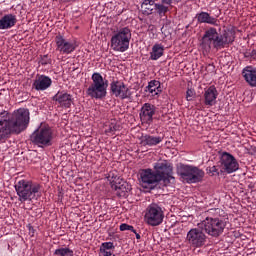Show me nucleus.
<instances>
[{"mask_svg":"<svg viewBox=\"0 0 256 256\" xmlns=\"http://www.w3.org/2000/svg\"><path fill=\"white\" fill-rule=\"evenodd\" d=\"M225 211L221 208H212L206 211V217L200 223L198 227L204 230L210 237H220L227 227V221L225 220Z\"/></svg>","mask_w":256,"mask_h":256,"instance_id":"nucleus-1","label":"nucleus"},{"mask_svg":"<svg viewBox=\"0 0 256 256\" xmlns=\"http://www.w3.org/2000/svg\"><path fill=\"white\" fill-rule=\"evenodd\" d=\"M233 41H235V34L232 31L224 30L219 34L216 28L211 27L205 31L202 37L201 47L209 53L211 49H217V51L224 49V47H227Z\"/></svg>","mask_w":256,"mask_h":256,"instance_id":"nucleus-2","label":"nucleus"},{"mask_svg":"<svg viewBox=\"0 0 256 256\" xmlns=\"http://www.w3.org/2000/svg\"><path fill=\"white\" fill-rule=\"evenodd\" d=\"M15 189L21 203L25 201H33L39 197V190L41 186L39 184H33L29 180H20L15 184Z\"/></svg>","mask_w":256,"mask_h":256,"instance_id":"nucleus-3","label":"nucleus"},{"mask_svg":"<svg viewBox=\"0 0 256 256\" xmlns=\"http://www.w3.org/2000/svg\"><path fill=\"white\" fill-rule=\"evenodd\" d=\"M107 87L109 83L103 79V76L99 72L92 74V84L86 90V94L92 99H103L107 96Z\"/></svg>","mask_w":256,"mask_h":256,"instance_id":"nucleus-4","label":"nucleus"},{"mask_svg":"<svg viewBox=\"0 0 256 256\" xmlns=\"http://www.w3.org/2000/svg\"><path fill=\"white\" fill-rule=\"evenodd\" d=\"M30 141L38 147H51L53 145V131L47 126H40L31 134Z\"/></svg>","mask_w":256,"mask_h":256,"instance_id":"nucleus-5","label":"nucleus"},{"mask_svg":"<svg viewBox=\"0 0 256 256\" xmlns=\"http://www.w3.org/2000/svg\"><path fill=\"white\" fill-rule=\"evenodd\" d=\"M29 120V109L27 108L18 109L12 114L11 118H8L9 123L14 129V133H16L17 135L27 129V125H29Z\"/></svg>","mask_w":256,"mask_h":256,"instance_id":"nucleus-6","label":"nucleus"},{"mask_svg":"<svg viewBox=\"0 0 256 256\" xmlns=\"http://www.w3.org/2000/svg\"><path fill=\"white\" fill-rule=\"evenodd\" d=\"M131 41V30L127 27L121 28L111 38V47L114 51L125 53L129 49V42Z\"/></svg>","mask_w":256,"mask_h":256,"instance_id":"nucleus-7","label":"nucleus"},{"mask_svg":"<svg viewBox=\"0 0 256 256\" xmlns=\"http://www.w3.org/2000/svg\"><path fill=\"white\" fill-rule=\"evenodd\" d=\"M178 175L185 179L187 183H199L203 181L205 172L197 167L181 164L178 168Z\"/></svg>","mask_w":256,"mask_h":256,"instance_id":"nucleus-8","label":"nucleus"},{"mask_svg":"<svg viewBox=\"0 0 256 256\" xmlns=\"http://www.w3.org/2000/svg\"><path fill=\"white\" fill-rule=\"evenodd\" d=\"M154 169V173L159 176L158 179L163 181L164 185L175 183V178L173 177V165L167 160L156 163Z\"/></svg>","mask_w":256,"mask_h":256,"instance_id":"nucleus-9","label":"nucleus"},{"mask_svg":"<svg viewBox=\"0 0 256 256\" xmlns=\"http://www.w3.org/2000/svg\"><path fill=\"white\" fill-rule=\"evenodd\" d=\"M163 219H165V213L163 212V208L157 204H151L148 206L145 214V221L151 227H157L163 223Z\"/></svg>","mask_w":256,"mask_h":256,"instance_id":"nucleus-10","label":"nucleus"},{"mask_svg":"<svg viewBox=\"0 0 256 256\" xmlns=\"http://www.w3.org/2000/svg\"><path fill=\"white\" fill-rule=\"evenodd\" d=\"M201 227L192 228L188 231L186 241L191 247H203L207 243V235Z\"/></svg>","mask_w":256,"mask_h":256,"instance_id":"nucleus-11","label":"nucleus"},{"mask_svg":"<svg viewBox=\"0 0 256 256\" xmlns=\"http://www.w3.org/2000/svg\"><path fill=\"white\" fill-rule=\"evenodd\" d=\"M220 165L224 173H235L239 170V162L233 155L227 152H223L220 158Z\"/></svg>","mask_w":256,"mask_h":256,"instance_id":"nucleus-12","label":"nucleus"},{"mask_svg":"<svg viewBox=\"0 0 256 256\" xmlns=\"http://www.w3.org/2000/svg\"><path fill=\"white\" fill-rule=\"evenodd\" d=\"M140 183L144 189H153V185H157L161 180H159V175L151 169L142 170L140 173Z\"/></svg>","mask_w":256,"mask_h":256,"instance_id":"nucleus-13","label":"nucleus"},{"mask_svg":"<svg viewBox=\"0 0 256 256\" xmlns=\"http://www.w3.org/2000/svg\"><path fill=\"white\" fill-rule=\"evenodd\" d=\"M7 112L2 111L0 112V141H5V139H9L11 133H15L11 122L5 116Z\"/></svg>","mask_w":256,"mask_h":256,"instance_id":"nucleus-14","label":"nucleus"},{"mask_svg":"<svg viewBox=\"0 0 256 256\" xmlns=\"http://www.w3.org/2000/svg\"><path fill=\"white\" fill-rule=\"evenodd\" d=\"M110 91L115 97L120 99H129L131 97V90L121 81H113L110 84Z\"/></svg>","mask_w":256,"mask_h":256,"instance_id":"nucleus-15","label":"nucleus"},{"mask_svg":"<svg viewBox=\"0 0 256 256\" xmlns=\"http://www.w3.org/2000/svg\"><path fill=\"white\" fill-rule=\"evenodd\" d=\"M55 41L57 47L56 51H59L60 53H65L66 55H69V53H73V51L77 49L75 43L67 41L61 35L56 36Z\"/></svg>","mask_w":256,"mask_h":256,"instance_id":"nucleus-16","label":"nucleus"},{"mask_svg":"<svg viewBox=\"0 0 256 256\" xmlns=\"http://www.w3.org/2000/svg\"><path fill=\"white\" fill-rule=\"evenodd\" d=\"M156 107L153 104L145 103L140 110V119L142 123L151 125L153 123V115H155Z\"/></svg>","mask_w":256,"mask_h":256,"instance_id":"nucleus-17","label":"nucleus"},{"mask_svg":"<svg viewBox=\"0 0 256 256\" xmlns=\"http://www.w3.org/2000/svg\"><path fill=\"white\" fill-rule=\"evenodd\" d=\"M52 100L55 101L56 105H59V107L69 109L73 103V95L62 91L53 96Z\"/></svg>","mask_w":256,"mask_h":256,"instance_id":"nucleus-18","label":"nucleus"},{"mask_svg":"<svg viewBox=\"0 0 256 256\" xmlns=\"http://www.w3.org/2000/svg\"><path fill=\"white\" fill-rule=\"evenodd\" d=\"M217 95H219L217 88L214 85L210 86L204 92V104L208 107H213L217 103Z\"/></svg>","mask_w":256,"mask_h":256,"instance_id":"nucleus-19","label":"nucleus"},{"mask_svg":"<svg viewBox=\"0 0 256 256\" xmlns=\"http://www.w3.org/2000/svg\"><path fill=\"white\" fill-rule=\"evenodd\" d=\"M163 141V138L161 136H151V135H143L140 138V145L143 147H155V145H159Z\"/></svg>","mask_w":256,"mask_h":256,"instance_id":"nucleus-20","label":"nucleus"},{"mask_svg":"<svg viewBox=\"0 0 256 256\" xmlns=\"http://www.w3.org/2000/svg\"><path fill=\"white\" fill-rule=\"evenodd\" d=\"M112 189L117 191V195L119 197H125L126 193H129V191H131V186L125 181L117 182L113 180Z\"/></svg>","mask_w":256,"mask_h":256,"instance_id":"nucleus-21","label":"nucleus"},{"mask_svg":"<svg viewBox=\"0 0 256 256\" xmlns=\"http://www.w3.org/2000/svg\"><path fill=\"white\" fill-rule=\"evenodd\" d=\"M51 78L49 76H40L37 80L34 81L33 87L36 91H45L51 87Z\"/></svg>","mask_w":256,"mask_h":256,"instance_id":"nucleus-22","label":"nucleus"},{"mask_svg":"<svg viewBox=\"0 0 256 256\" xmlns=\"http://www.w3.org/2000/svg\"><path fill=\"white\" fill-rule=\"evenodd\" d=\"M17 23V17L13 14H6L0 19V29H11L15 27Z\"/></svg>","mask_w":256,"mask_h":256,"instance_id":"nucleus-23","label":"nucleus"},{"mask_svg":"<svg viewBox=\"0 0 256 256\" xmlns=\"http://www.w3.org/2000/svg\"><path fill=\"white\" fill-rule=\"evenodd\" d=\"M242 74L250 87H256V68L244 69Z\"/></svg>","mask_w":256,"mask_h":256,"instance_id":"nucleus-24","label":"nucleus"},{"mask_svg":"<svg viewBox=\"0 0 256 256\" xmlns=\"http://www.w3.org/2000/svg\"><path fill=\"white\" fill-rule=\"evenodd\" d=\"M196 19L199 23H207L208 25H217V20L207 12H200L196 15Z\"/></svg>","mask_w":256,"mask_h":256,"instance_id":"nucleus-25","label":"nucleus"},{"mask_svg":"<svg viewBox=\"0 0 256 256\" xmlns=\"http://www.w3.org/2000/svg\"><path fill=\"white\" fill-rule=\"evenodd\" d=\"M146 91H148V93H151L152 97H155V95H159V93H161L162 91L161 82L157 80H151L146 87Z\"/></svg>","mask_w":256,"mask_h":256,"instance_id":"nucleus-26","label":"nucleus"},{"mask_svg":"<svg viewBox=\"0 0 256 256\" xmlns=\"http://www.w3.org/2000/svg\"><path fill=\"white\" fill-rule=\"evenodd\" d=\"M155 1L154 0H144L141 9L144 15H153V11H155Z\"/></svg>","mask_w":256,"mask_h":256,"instance_id":"nucleus-27","label":"nucleus"},{"mask_svg":"<svg viewBox=\"0 0 256 256\" xmlns=\"http://www.w3.org/2000/svg\"><path fill=\"white\" fill-rule=\"evenodd\" d=\"M163 51H165L163 46L155 44L152 48V52L150 53V59H152V61H157V59L163 57Z\"/></svg>","mask_w":256,"mask_h":256,"instance_id":"nucleus-28","label":"nucleus"},{"mask_svg":"<svg viewBox=\"0 0 256 256\" xmlns=\"http://www.w3.org/2000/svg\"><path fill=\"white\" fill-rule=\"evenodd\" d=\"M54 255L57 256H73V250L69 248H58L55 250Z\"/></svg>","mask_w":256,"mask_h":256,"instance_id":"nucleus-29","label":"nucleus"},{"mask_svg":"<svg viewBox=\"0 0 256 256\" xmlns=\"http://www.w3.org/2000/svg\"><path fill=\"white\" fill-rule=\"evenodd\" d=\"M155 11H157V13L160 15H165V13L169 11V7L163 4H155Z\"/></svg>","mask_w":256,"mask_h":256,"instance_id":"nucleus-30","label":"nucleus"},{"mask_svg":"<svg viewBox=\"0 0 256 256\" xmlns=\"http://www.w3.org/2000/svg\"><path fill=\"white\" fill-rule=\"evenodd\" d=\"M109 249H115V245H113V242L102 243V245L100 247L101 252L109 251Z\"/></svg>","mask_w":256,"mask_h":256,"instance_id":"nucleus-31","label":"nucleus"},{"mask_svg":"<svg viewBox=\"0 0 256 256\" xmlns=\"http://www.w3.org/2000/svg\"><path fill=\"white\" fill-rule=\"evenodd\" d=\"M120 231H132V233H135V228L132 225L124 223L120 225Z\"/></svg>","mask_w":256,"mask_h":256,"instance_id":"nucleus-32","label":"nucleus"},{"mask_svg":"<svg viewBox=\"0 0 256 256\" xmlns=\"http://www.w3.org/2000/svg\"><path fill=\"white\" fill-rule=\"evenodd\" d=\"M208 173L211 175H219V170L217 169V166H211L207 168Z\"/></svg>","mask_w":256,"mask_h":256,"instance_id":"nucleus-33","label":"nucleus"},{"mask_svg":"<svg viewBox=\"0 0 256 256\" xmlns=\"http://www.w3.org/2000/svg\"><path fill=\"white\" fill-rule=\"evenodd\" d=\"M115 131H119V125L111 124L107 130V133H115Z\"/></svg>","mask_w":256,"mask_h":256,"instance_id":"nucleus-34","label":"nucleus"},{"mask_svg":"<svg viewBox=\"0 0 256 256\" xmlns=\"http://www.w3.org/2000/svg\"><path fill=\"white\" fill-rule=\"evenodd\" d=\"M193 95H195V92H193V90H191V89H188L186 92L187 101H192Z\"/></svg>","mask_w":256,"mask_h":256,"instance_id":"nucleus-35","label":"nucleus"},{"mask_svg":"<svg viewBox=\"0 0 256 256\" xmlns=\"http://www.w3.org/2000/svg\"><path fill=\"white\" fill-rule=\"evenodd\" d=\"M173 3V0H162V5H171Z\"/></svg>","mask_w":256,"mask_h":256,"instance_id":"nucleus-36","label":"nucleus"},{"mask_svg":"<svg viewBox=\"0 0 256 256\" xmlns=\"http://www.w3.org/2000/svg\"><path fill=\"white\" fill-rule=\"evenodd\" d=\"M244 57H245L246 59H251V51H246V52H244Z\"/></svg>","mask_w":256,"mask_h":256,"instance_id":"nucleus-37","label":"nucleus"},{"mask_svg":"<svg viewBox=\"0 0 256 256\" xmlns=\"http://www.w3.org/2000/svg\"><path fill=\"white\" fill-rule=\"evenodd\" d=\"M251 59H255L256 60V50H251Z\"/></svg>","mask_w":256,"mask_h":256,"instance_id":"nucleus-38","label":"nucleus"},{"mask_svg":"<svg viewBox=\"0 0 256 256\" xmlns=\"http://www.w3.org/2000/svg\"><path fill=\"white\" fill-rule=\"evenodd\" d=\"M102 253H103L104 256H111L112 255L111 251H104Z\"/></svg>","mask_w":256,"mask_h":256,"instance_id":"nucleus-39","label":"nucleus"},{"mask_svg":"<svg viewBox=\"0 0 256 256\" xmlns=\"http://www.w3.org/2000/svg\"><path fill=\"white\" fill-rule=\"evenodd\" d=\"M135 235H136V239H141V235L139 233H137V231L135 230Z\"/></svg>","mask_w":256,"mask_h":256,"instance_id":"nucleus-40","label":"nucleus"},{"mask_svg":"<svg viewBox=\"0 0 256 256\" xmlns=\"http://www.w3.org/2000/svg\"><path fill=\"white\" fill-rule=\"evenodd\" d=\"M64 3H71V1H75V0H62Z\"/></svg>","mask_w":256,"mask_h":256,"instance_id":"nucleus-41","label":"nucleus"}]
</instances>
